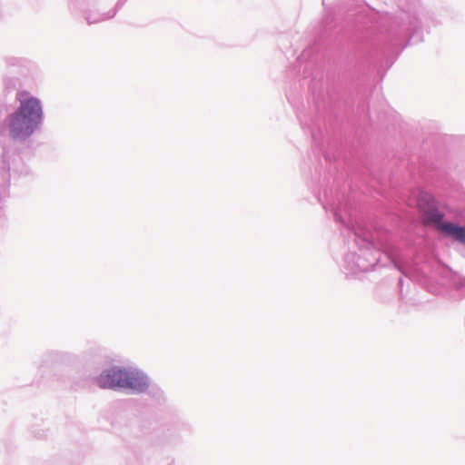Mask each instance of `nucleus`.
Segmentation results:
<instances>
[{"mask_svg":"<svg viewBox=\"0 0 465 465\" xmlns=\"http://www.w3.org/2000/svg\"><path fill=\"white\" fill-rule=\"evenodd\" d=\"M96 382L102 389L119 387L142 391L147 385L145 377L142 373L120 368H111L104 371L97 378Z\"/></svg>","mask_w":465,"mask_h":465,"instance_id":"nucleus-1","label":"nucleus"},{"mask_svg":"<svg viewBox=\"0 0 465 465\" xmlns=\"http://www.w3.org/2000/svg\"><path fill=\"white\" fill-rule=\"evenodd\" d=\"M417 204L423 213L424 223L433 224L440 230V225L444 223L443 214L436 209L433 198L427 193L420 194Z\"/></svg>","mask_w":465,"mask_h":465,"instance_id":"nucleus-2","label":"nucleus"},{"mask_svg":"<svg viewBox=\"0 0 465 465\" xmlns=\"http://www.w3.org/2000/svg\"><path fill=\"white\" fill-rule=\"evenodd\" d=\"M21 105L19 108L20 116H41L42 106L40 101L35 97H26V94H19Z\"/></svg>","mask_w":465,"mask_h":465,"instance_id":"nucleus-3","label":"nucleus"},{"mask_svg":"<svg viewBox=\"0 0 465 465\" xmlns=\"http://www.w3.org/2000/svg\"><path fill=\"white\" fill-rule=\"evenodd\" d=\"M440 231L446 235L451 236L455 240L465 243V227L445 222L440 225Z\"/></svg>","mask_w":465,"mask_h":465,"instance_id":"nucleus-4","label":"nucleus"},{"mask_svg":"<svg viewBox=\"0 0 465 465\" xmlns=\"http://www.w3.org/2000/svg\"><path fill=\"white\" fill-rule=\"evenodd\" d=\"M31 118H25V117H23V118H15V120L13 121L12 123V128H13V132H14V135L15 136H19V134L18 133H15V130L16 128H21V127H24V126H28V122Z\"/></svg>","mask_w":465,"mask_h":465,"instance_id":"nucleus-5","label":"nucleus"}]
</instances>
